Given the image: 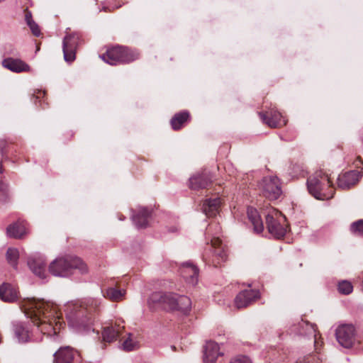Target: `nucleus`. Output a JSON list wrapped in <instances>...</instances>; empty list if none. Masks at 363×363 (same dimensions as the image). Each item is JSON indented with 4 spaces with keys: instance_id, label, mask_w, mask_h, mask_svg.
I'll return each instance as SVG.
<instances>
[{
    "instance_id": "f257e3e1",
    "label": "nucleus",
    "mask_w": 363,
    "mask_h": 363,
    "mask_svg": "<svg viewBox=\"0 0 363 363\" xmlns=\"http://www.w3.org/2000/svg\"><path fill=\"white\" fill-rule=\"evenodd\" d=\"M76 271L82 274L87 272L86 265L77 257H57L49 265V272L55 277H69Z\"/></svg>"
},
{
    "instance_id": "f03ea898",
    "label": "nucleus",
    "mask_w": 363,
    "mask_h": 363,
    "mask_svg": "<svg viewBox=\"0 0 363 363\" xmlns=\"http://www.w3.org/2000/svg\"><path fill=\"white\" fill-rule=\"evenodd\" d=\"M147 304L151 310L187 311L191 305L189 296H150Z\"/></svg>"
},
{
    "instance_id": "7ed1b4c3",
    "label": "nucleus",
    "mask_w": 363,
    "mask_h": 363,
    "mask_svg": "<svg viewBox=\"0 0 363 363\" xmlns=\"http://www.w3.org/2000/svg\"><path fill=\"white\" fill-rule=\"evenodd\" d=\"M100 57L111 65H118L130 63L139 58L136 50L127 47L117 45L109 48Z\"/></svg>"
},
{
    "instance_id": "20e7f679",
    "label": "nucleus",
    "mask_w": 363,
    "mask_h": 363,
    "mask_svg": "<svg viewBox=\"0 0 363 363\" xmlns=\"http://www.w3.org/2000/svg\"><path fill=\"white\" fill-rule=\"evenodd\" d=\"M88 309L77 303H70L66 306V315L70 324L79 330H91V319L88 317Z\"/></svg>"
},
{
    "instance_id": "39448f33",
    "label": "nucleus",
    "mask_w": 363,
    "mask_h": 363,
    "mask_svg": "<svg viewBox=\"0 0 363 363\" xmlns=\"http://www.w3.org/2000/svg\"><path fill=\"white\" fill-rule=\"evenodd\" d=\"M306 185L310 194L317 199L323 200L325 198L323 191L331 186V182L326 173L319 170L308 178Z\"/></svg>"
},
{
    "instance_id": "423d86ee",
    "label": "nucleus",
    "mask_w": 363,
    "mask_h": 363,
    "mask_svg": "<svg viewBox=\"0 0 363 363\" xmlns=\"http://www.w3.org/2000/svg\"><path fill=\"white\" fill-rule=\"evenodd\" d=\"M82 43L81 35L77 32L67 33L62 40L64 60L72 62L76 58V51Z\"/></svg>"
},
{
    "instance_id": "0eeeda50",
    "label": "nucleus",
    "mask_w": 363,
    "mask_h": 363,
    "mask_svg": "<svg viewBox=\"0 0 363 363\" xmlns=\"http://www.w3.org/2000/svg\"><path fill=\"white\" fill-rule=\"evenodd\" d=\"M262 195L269 200H276L281 194L280 181L276 176L263 177L259 184Z\"/></svg>"
},
{
    "instance_id": "6e6552de",
    "label": "nucleus",
    "mask_w": 363,
    "mask_h": 363,
    "mask_svg": "<svg viewBox=\"0 0 363 363\" xmlns=\"http://www.w3.org/2000/svg\"><path fill=\"white\" fill-rule=\"evenodd\" d=\"M291 331L298 335L312 337L313 338V344L316 351L315 354L318 353L319 345H321L323 342L319 340L320 338H318L319 333L317 331L316 325L301 319L297 325H294L292 326Z\"/></svg>"
},
{
    "instance_id": "1a4fd4ad",
    "label": "nucleus",
    "mask_w": 363,
    "mask_h": 363,
    "mask_svg": "<svg viewBox=\"0 0 363 363\" xmlns=\"http://www.w3.org/2000/svg\"><path fill=\"white\" fill-rule=\"evenodd\" d=\"M336 339L340 345L350 348L355 341V328L352 324L340 325L335 332Z\"/></svg>"
},
{
    "instance_id": "9d476101",
    "label": "nucleus",
    "mask_w": 363,
    "mask_h": 363,
    "mask_svg": "<svg viewBox=\"0 0 363 363\" xmlns=\"http://www.w3.org/2000/svg\"><path fill=\"white\" fill-rule=\"evenodd\" d=\"M218 299L216 300V302L220 306L227 305L228 307L232 306L240 309L252 304L256 302L260 296H235L233 299V304H230V301L229 298L230 296H217Z\"/></svg>"
},
{
    "instance_id": "9b49d317",
    "label": "nucleus",
    "mask_w": 363,
    "mask_h": 363,
    "mask_svg": "<svg viewBox=\"0 0 363 363\" xmlns=\"http://www.w3.org/2000/svg\"><path fill=\"white\" fill-rule=\"evenodd\" d=\"M215 233L213 235L211 233V229L213 228V225H209L206 228V234L209 236H211V247L214 248V254L216 256H217L218 258H220L222 261L225 260L226 258L225 252L222 247V241L219 238V234L220 233V227L218 224H215Z\"/></svg>"
},
{
    "instance_id": "f8f14e48",
    "label": "nucleus",
    "mask_w": 363,
    "mask_h": 363,
    "mask_svg": "<svg viewBox=\"0 0 363 363\" xmlns=\"http://www.w3.org/2000/svg\"><path fill=\"white\" fill-rule=\"evenodd\" d=\"M262 121L271 128H277L285 125L286 121L284 117L274 108H271L266 113L259 112Z\"/></svg>"
},
{
    "instance_id": "ddd939ff",
    "label": "nucleus",
    "mask_w": 363,
    "mask_h": 363,
    "mask_svg": "<svg viewBox=\"0 0 363 363\" xmlns=\"http://www.w3.org/2000/svg\"><path fill=\"white\" fill-rule=\"evenodd\" d=\"M180 273L185 281L195 286L199 281V268L190 262H184L180 267Z\"/></svg>"
},
{
    "instance_id": "4468645a",
    "label": "nucleus",
    "mask_w": 363,
    "mask_h": 363,
    "mask_svg": "<svg viewBox=\"0 0 363 363\" xmlns=\"http://www.w3.org/2000/svg\"><path fill=\"white\" fill-rule=\"evenodd\" d=\"M212 182V175L208 171H203L194 174L189 179V187L198 190L207 188Z\"/></svg>"
},
{
    "instance_id": "2eb2a0df",
    "label": "nucleus",
    "mask_w": 363,
    "mask_h": 363,
    "mask_svg": "<svg viewBox=\"0 0 363 363\" xmlns=\"http://www.w3.org/2000/svg\"><path fill=\"white\" fill-rule=\"evenodd\" d=\"M28 265L30 270L39 278H46V262L43 255H34L28 259Z\"/></svg>"
},
{
    "instance_id": "dca6fc26",
    "label": "nucleus",
    "mask_w": 363,
    "mask_h": 363,
    "mask_svg": "<svg viewBox=\"0 0 363 363\" xmlns=\"http://www.w3.org/2000/svg\"><path fill=\"white\" fill-rule=\"evenodd\" d=\"M362 177V173L358 170L346 172L337 178L338 187L342 189H347L355 185Z\"/></svg>"
},
{
    "instance_id": "f3484780",
    "label": "nucleus",
    "mask_w": 363,
    "mask_h": 363,
    "mask_svg": "<svg viewBox=\"0 0 363 363\" xmlns=\"http://www.w3.org/2000/svg\"><path fill=\"white\" fill-rule=\"evenodd\" d=\"M222 354L218 343L211 340L206 342L203 347L204 363H215L218 357Z\"/></svg>"
},
{
    "instance_id": "a211bd4d",
    "label": "nucleus",
    "mask_w": 363,
    "mask_h": 363,
    "mask_svg": "<svg viewBox=\"0 0 363 363\" xmlns=\"http://www.w3.org/2000/svg\"><path fill=\"white\" fill-rule=\"evenodd\" d=\"M266 224L268 228L269 233L277 238H283L286 230L280 222L277 221L273 216L267 214L266 216Z\"/></svg>"
},
{
    "instance_id": "6ab92c4d",
    "label": "nucleus",
    "mask_w": 363,
    "mask_h": 363,
    "mask_svg": "<svg viewBox=\"0 0 363 363\" xmlns=\"http://www.w3.org/2000/svg\"><path fill=\"white\" fill-rule=\"evenodd\" d=\"M221 201L219 197L207 199L202 204V211L208 217H214L219 213Z\"/></svg>"
},
{
    "instance_id": "aec40b11",
    "label": "nucleus",
    "mask_w": 363,
    "mask_h": 363,
    "mask_svg": "<svg viewBox=\"0 0 363 363\" xmlns=\"http://www.w3.org/2000/svg\"><path fill=\"white\" fill-rule=\"evenodd\" d=\"M152 211L147 207H140L136 214H133L132 219L138 228H145Z\"/></svg>"
},
{
    "instance_id": "412c9836",
    "label": "nucleus",
    "mask_w": 363,
    "mask_h": 363,
    "mask_svg": "<svg viewBox=\"0 0 363 363\" xmlns=\"http://www.w3.org/2000/svg\"><path fill=\"white\" fill-rule=\"evenodd\" d=\"M4 67L11 72L19 73L29 70V65L19 59L9 57L2 62Z\"/></svg>"
},
{
    "instance_id": "4be33fe9",
    "label": "nucleus",
    "mask_w": 363,
    "mask_h": 363,
    "mask_svg": "<svg viewBox=\"0 0 363 363\" xmlns=\"http://www.w3.org/2000/svg\"><path fill=\"white\" fill-rule=\"evenodd\" d=\"M74 354L69 347H61L54 353V363H72Z\"/></svg>"
},
{
    "instance_id": "5701e85b",
    "label": "nucleus",
    "mask_w": 363,
    "mask_h": 363,
    "mask_svg": "<svg viewBox=\"0 0 363 363\" xmlns=\"http://www.w3.org/2000/svg\"><path fill=\"white\" fill-rule=\"evenodd\" d=\"M247 218L253 226V230L255 233H261L264 230L263 222L256 208L248 207L247 209Z\"/></svg>"
},
{
    "instance_id": "b1692460",
    "label": "nucleus",
    "mask_w": 363,
    "mask_h": 363,
    "mask_svg": "<svg viewBox=\"0 0 363 363\" xmlns=\"http://www.w3.org/2000/svg\"><path fill=\"white\" fill-rule=\"evenodd\" d=\"M123 329V327L118 324L105 327L102 333L103 341L109 343L114 342L120 336Z\"/></svg>"
},
{
    "instance_id": "393cba45",
    "label": "nucleus",
    "mask_w": 363,
    "mask_h": 363,
    "mask_svg": "<svg viewBox=\"0 0 363 363\" xmlns=\"http://www.w3.org/2000/svg\"><path fill=\"white\" fill-rule=\"evenodd\" d=\"M26 233V225L23 222L18 221L9 225L6 228L8 237L21 238Z\"/></svg>"
},
{
    "instance_id": "a878e982",
    "label": "nucleus",
    "mask_w": 363,
    "mask_h": 363,
    "mask_svg": "<svg viewBox=\"0 0 363 363\" xmlns=\"http://www.w3.org/2000/svg\"><path fill=\"white\" fill-rule=\"evenodd\" d=\"M26 303L28 305L25 311L26 310H33V313L35 316L40 315L41 313H43V306L44 303L40 300L36 299L35 296L28 297L26 299ZM27 314L28 313L25 311Z\"/></svg>"
},
{
    "instance_id": "bb28decb",
    "label": "nucleus",
    "mask_w": 363,
    "mask_h": 363,
    "mask_svg": "<svg viewBox=\"0 0 363 363\" xmlns=\"http://www.w3.org/2000/svg\"><path fill=\"white\" fill-rule=\"evenodd\" d=\"M189 118V113L186 111L176 113L170 121L172 129L174 130H179Z\"/></svg>"
},
{
    "instance_id": "cd10ccee",
    "label": "nucleus",
    "mask_w": 363,
    "mask_h": 363,
    "mask_svg": "<svg viewBox=\"0 0 363 363\" xmlns=\"http://www.w3.org/2000/svg\"><path fill=\"white\" fill-rule=\"evenodd\" d=\"M13 330L16 337L21 342H27L30 340L29 331L24 325L18 323L13 325Z\"/></svg>"
},
{
    "instance_id": "c85d7f7f",
    "label": "nucleus",
    "mask_w": 363,
    "mask_h": 363,
    "mask_svg": "<svg viewBox=\"0 0 363 363\" xmlns=\"http://www.w3.org/2000/svg\"><path fill=\"white\" fill-rule=\"evenodd\" d=\"M337 290L340 294L349 295L353 291L352 283L347 280H342L338 282Z\"/></svg>"
},
{
    "instance_id": "c756f323",
    "label": "nucleus",
    "mask_w": 363,
    "mask_h": 363,
    "mask_svg": "<svg viewBox=\"0 0 363 363\" xmlns=\"http://www.w3.org/2000/svg\"><path fill=\"white\" fill-rule=\"evenodd\" d=\"M19 254L15 248H9L6 252V259L9 263L14 268L17 267Z\"/></svg>"
},
{
    "instance_id": "7c9ffc66",
    "label": "nucleus",
    "mask_w": 363,
    "mask_h": 363,
    "mask_svg": "<svg viewBox=\"0 0 363 363\" xmlns=\"http://www.w3.org/2000/svg\"><path fill=\"white\" fill-rule=\"evenodd\" d=\"M18 289L13 285L8 283H3L0 286V295H18Z\"/></svg>"
},
{
    "instance_id": "2f4dec72",
    "label": "nucleus",
    "mask_w": 363,
    "mask_h": 363,
    "mask_svg": "<svg viewBox=\"0 0 363 363\" xmlns=\"http://www.w3.org/2000/svg\"><path fill=\"white\" fill-rule=\"evenodd\" d=\"M350 231L356 235H363V219L353 222L350 225Z\"/></svg>"
},
{
    "instance_id": "473e14b6",
    "label": "nucleus",
    "mask_w": 363,
    "mask_h": 363,
    "mask_svg": "<svg viewBox=\"0 0 363 363\" xmlns=\"http://www.w3.org/2000/svg\"><path fill=\"white\" fill-rule=\"evenodd\" d=\"M128 335L129 337L122 344L123 350L126 352L133 351L138 348V342L130 338V333Z\"/></svg>"
},
{
    "instance_id": "72a5a7b5",
    "label": "nucleus",
    "mask_w": 363,
    "mask_h": 363,
    "mask_svg": "<svg viewBox=\"0 0 363 363\" xmlns=\"http://www.w3.org/2000/svg\"><path fill=\"white\" fill-rule=\"evenodd\" d=\"M321 362L322 359L318 354H310L296 363H320Z\"/></svg>"
},
{
    "instance_id": "f704fd0d",
    "label": "nucleus",
    "mask_w": 363,
    "mask_h": 363,
    "mask_svg": "<svg viewBox=\"0 0 363 363\" xmlns=\"http://www.w3.org/2000/svg\"><path fill=\"white\" fill-rule=\"evenodd\" d=\"M247 286H248V288H250V289H242L237 294V295H240V296L250 295L249 294L250 292L252 294L251 295H260L262 293L264 292V291H261L259 289H256L255 287L252 288V285L250 284L247 285Z\"/></svg>"
},
{
    "instance_id": "c9c22d12",
    "label": "nucleus",
    "mask_w": 363,
    "mask_h": 363,
    "mask_svg": "<svg viewBox=\"0 0 363 363\" xmlns=\"http://www.w3.org/2000/svg\"><path fill=\"white\" fill-rule=\"evenodd\" d=\"M126 293V290L121 286H116L114 287H109L107 289L106 295H125Z\"/></svg>"
},
{
    "instance_id": "e433bc0d",
    "label": "nucleus",
    "mask_w": 363,
    "mask_h": 363,
    "mask_svg": "<svg viewBox=\"0 0 363 363\" xmlns=\"http://www.w3.org/2000/svg\"><path fill=\"white\" fill-rule=\"evenodd\" d=\"M8 197L7 186L0 181V201H6Z\"/></svg>"
},
{
    "instance_id": "4c0bfd02",
    "label": "nucleus",
    "mask_w": 363,
    "mask_h": 363,
    "mask_svg": "<svg viewBox=\"0 0 363 363\" xmlns=\"http://www.w3.org/2000/svg\"><path fill=\"white\" fill-rule=\"evenodd\" d=\"M27 25L35 36H39L40 35V30L39 26L34 21L32 22H28Z\"/></svg>"
},
{
    "instance_id": "58836bf2",
    "label": "nucleus",
    "mask_w": 363,
    "mask_h": 363,
    "mask_svg": "<svg viewBox=\"0 0 363 363\" xmlns=\"http://www.w3.org/2000/svg\"><path fill=\"white\" fill-rule=\"evenodd\" d=\"M230 363H252V362L246 356H238L233 359Z\"/></svg>"
},
{
    "instance_id": "ea45409f",
    "label": "nucleus",
    "mask_w": 363,
    "mask_h": 363,
    "mask_svg": "<svg viewBox=\"0 0 363 363\" xmlns=\"http://www.w3.org/2000/svg\"><path fill=\"white\" fill-rule=\"evenodd\" d=\"M0 153L3 157H7L8 150L6 147V142L4 140H0Z\"/></svg>"
},
{
    "instance_id": "a19ab883",
    "label": "nucleus",
    "mask_w": 363,
    "mask_h": 363,
    "mask_svg": "<svg viewBox=\"0 0 363 363\" xmlns=\"http://www.w3.org/2000/svg\"><path fill=\"white\" fill-rule=\"evenodd\" d=\"M0 298L6 303H16L18 301L19 296H0Z\"/></svg>"
},
{
    "instance_id": "79ce46f5",
    "label": "nucleus",
    "mask_w": 363,
    "mask_h": 363,
    "mask_svg": "<svg viewBox=\"0 0 363 363\" xmlns=\"http://www.w3.org/2000/svg\"><path fill=\"white\" fill-rule=\"evenodd\" d=\"M24 12H25V21L26 22V24H28V22L33 21L31 11H29L28 9H26L24 10Z\"/></svg>"
},
{
    "instance_id": "37998d69",
    "label": "nucleus",
    "mask_w": 363,
    "mask_h": 363,
    "mask_svg": "<svg viewBox=\"0 0 363 363\" xmlns=\"http://www.w3.org/2000/svg\"><path fill=\"white\" fill-rule=\"evenodd\" d=\"M354 164L357 169L362 168V166L363 165V161L359 157H357V160L354 162Z\"/></svg>"
},
{
    "instance_id": "c03bdc74",
    "label": "nucleus",
    "mask_w": 363,
    "mask_h": 363,
    "mask_svg": "<svg viewBox=\"0 0 363 363\" xmlns=\"http://www.w3.org/2000/svg\"><path fill=\"white\" fill-rule=\"evenodd\" d=\"M123 296H110L111 301H121L123 299Z\"/></svg>"
},
{
    "instance_id": "a18cd8bd",
    "label": "nucleus",
    "mask_w": 363,
    "mask_h": 363,
    "mask_svg": "<svg viewBox=\"0 0 363 363\" xmlns=\"http://www.w3.org/2000/svg\"><path fill=\"white\" fill-rule=\"evenodd\" d=\"M162 295H171V296H173V295H178L177 293L175 292H164Z\"/></svg>"
},
{
    "instance_id": "49530a36",
    "label": "nucleus",
    "mask_w": 363,
    "mask_h": 363,
    "mask_svg": "<svg viewBox=\"0 0 363 363\" xmlns=\"http://www.w3.org/2000/svg\"><path fill=\"white\" fill-rule=\"evenodd\" d=\"M41 320H40V318H38L36 320H35L33 322H34V324L37 325L38 326H40V322Z\"/></svg>"
},
{
    "instance_id": "de8ad7c7",
    "label": "nucleus",
    "mask_w": 363,
    "mask_h": 363,
    "mask_svg": "<svg viewBox=\"0 0 363 363\" xmlns=\"http://www.w3.org/2000/svg\"><path fill=\"white\" fill-rule=\"evenodd\" d=\"M39 94L40 95V96H43L45 95V92L44 91H40ZM37 98H39V96H37Z\"/></svg>"
},
{
    "instance_id": "09e8293b",
    "label": "nucleus",
    "mask_w": 363,
    "mask_h": 363,
    "mask_svg": "<svg viewBox=\"0 0 363 363\" xmlns=\"http://www.w3.org/2000/svg\"><path fill=\"white\" fill-rule=\"evenodd\" d=\"M2 172H3V168H2L1 163L0 162V173H2Z\"/></svg>"
},
{
    "instance_id": "8fccbe9b",
    "label": "nucleus",
    "mask_w": 363,
    "mask_h": 363,
    "mask_svg": "<svg viewBox=\"0 0 363 363\" xmlns=\"http://www.w3.org/2000/svg\"><path fill=\"white\" fill-rule=\"evenodd\" d=\"M105 346H106V345H105L104 343H102V344H101L102 349H104V348H105Z\"/></svg>"
},
{
    "instance_id": "3c124183",
    "label": "nucleus",
    "mask_w": 363,
    "mask_h": 363,
    "mask_svg": "<svg viewBox=\"0 0 363 363\" xmlns=\"http://www.w3.org/2000/svg\"><path fill=\"white\" fill-rule=\"evenodd\" d=\"M277 214H279V215L281 216V213H280V212H279V213L277 212V213H276V215H277Z\"/></svg>"
}]
</instances>
